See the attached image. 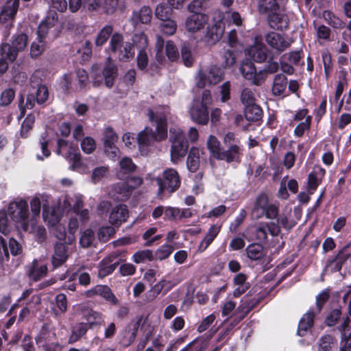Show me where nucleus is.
<instances>
[{
	"instance_id": "a19ab883",
	"label": "nucleus",
	"mask_w": 351,
	"mask_h": 351,
	"mask_svg": "<svg viewBox=\"0 0 351 351\" xmlns=\"http://www.w3.org/2000/svg\"><path fill=\"white\" fill-rule=\"evenodd\" d=\"M324 21L334 29H343L345 27V23L333 12L325 10L323 14Z\"/></svg>"
},
{
	"instance_id": "f3484780",
	"label": "nucleus",
	"mask_w": 351,
	"mask_h": 351,
	"mask_svg": "<svg viewBox=\"0 0 351 351\" xmlns=\"http://www.w3.org/2000/svg\"><path fill=\"white\" fill-rule=\"evenodd\" d=\"M224 24L219 21L213 25L207 28L206 34L204 36V41L208 45H213L219 40L224 32Z\"/></svg>"
},
{
	"instance_id": "9b49d317",
	"label": "nucleus",
	"mask_w": 351,
	"mask_h": 351,
	"mask_svg": "<svg viewBox=\"0 0 351 351\" xmlns=\"http://www.w3.org/2000/svg\"><path fill=\"white\" fill-rule=\"evenodd\" d=\"M208 21V16L202 13L190 14L185 20L184 27L189 33H195L202 29Z\"/></svg>"
},
{
	"instance_id": "a18cd8bd",
	"label": "nucleus",
	"mask_w": 351,
	"mask_h": 351,
	"mask_svg": "<svg viewBox=\"0 0 351 351\" xmlns=\"http://www.w3.org/2000/svg\"><path fill=\"white\" fill-rule=\"evenodd\" d=\"M88 330V326L86 324L79 323L76 324L72 330V334L69 338V342L73 343L81 338Z\"/></svg>"
},
{
	"instance_id": "8fccbe9b",
	"label": "nucleus",
	"mask_w": 351,
	"mask_h": 351,
	"mask_svg": "<svg viewBox=\"0 0 351 351\" xmlns=\"http://www.w3.org/2000/svg\"><path fill=\"white\" fill-rule=\"evenodd\" d=\"M56 339V333L53 331L49 330L45 327H43L40 332L36 341L37 343L40 344V346L42 347V343H44V342H49Z\"/></svg>"
},
{
	"instance_id": "4be33fe9",
	"label": "nucleus",
	"mask_w": 351,
	"mask_h": 351,
	"mask_svg": "<svg viewBox=\"0 0 351 351\" xmlns=\"http://www.w3.org/2000/svg\"><path fill=\"white\" fill-rule=\"evenodd\" d=\"M221 228V226L218 224H213L208 228L198 246V251L199 252H204L208 247L219 234Z\"/></svg>"
},
{
	"instance_id": "f8f14e48",
	"label": "nucleus",
	"mask_w": 351,
	"mask_h": 351,
	"mask_svg": "<svg viewBox=\"0 0 351 351\" xmlns=\"http://www.w3.org/2000/svg\"><path fill=\"white\" fill-rule=\"evenodd\" d=\"M82 203V195L80 194L65 195L58 199L57 206L61 213L69 212L76 209L77 206Z\"/></svg>"
},
{
	"instance_id": "13d9d810",
	"label": "nucleus",
	"mask_w": 351,
	"mask_h": 351,
	"mask_svg": "<svg viewBox=\"0 0 351 351\" xmlns=\"http://www.w3.org/2000/svg\"><path fill=\"white\" fill-rule=\"evenodd\" d=\"M165 54L171 62L176 60L179 57L178 50L175 44L171 40L166 43Z\"/></svg>"
},
{
	"instance_id": "ea45409f",
	"label": "nucleus",
	"mask_w": 351,
	"mask_h": 351,
	"mask_svg": "<svg viewBox=\"0 0 351 351\" xmlns=\"http://www.w3.org/2000/svg\"><path fill=\"white\" fill-rule=\"evenodd\" d=\"M206 147L210 156L216 159L220 158L221 152V143L216 136L210 135L206 142Z\"/></svg>"
},
{
	"instance_id": "2f4dec72",
	"label": "nucleus",
	"mask_w": 351,
	"mask_h": 351,
	"mask_svg": "<svg viewBox=\"0 0 351 351\" xmlns=\"http://www.w3.org/2000/svg\"><path fill=\"white\" fill-rule=\"evenodd\" d=\"M268 197L265 194H261L257 197L254 207L252 210V215L256 218H260L264 215L265 209L270 204Z\"/></svg>"
},
{
	"instance_id": "58836bf2",
	"label": "nucleus",
	"mask_w": 351,
	"mask_h": 351,
	"mask_svg": "<svg viewBox=\"0 0 351 351\" xmlns=\"http://www.w3.org/2000/svg\"><path fill=\"white\" fill-rule=\"evenodd\" d=\"M152 11L149 7L144 6L138 12L133 13L132 20L136 23L147 24L151 21Z\"/></svg>"
},
{
	"instance_id": "5fc2aeb1",
	"label": "nucleus",
	"mask_w": 351,
	"mask_h": 351,
	"mask_svg": "<svg viewBox=\"0 0 351 351\" xmlns=\"http://www.w3.org/2000/svg\"><path fill=\"white\" fill-rule=\"evenodd\" d=\"M181 56L184 64L186 66H190L193 62V55L191 48L188 44H184L181 49Z\"/></svg>"
},
{
	"instance_id": "1a4fd4ad",
	"label": "nucleus",
	"mask_w": 351,
	"mask_h": 351,
	"mask_svg": "<svg viewBox=\"0 0 351 351\" xmlns=\"http://www.w3.org/2000/svg\"><path fill=\"white\" fill-rule=\"evenodd\" d=\"M157 184L159 186V191L165 190L170 193L176 191L180 185V179L178 172L173 169H167L163 172V178H156Z\"/></svg>"
},
{
	"instance_id": "338daca9",
	"label": "nucleus",
	"mask_w": 351,
	"mask_h": 351,
	"mask_svg": "<svg viewBox=\"0 0 351 351\" xmlns=\"http://www.w3.org/2000/svg\"><path fill=\"white\" fill-rule=\"evenodd\" d=\"M333 343L334 338L332 336L324 335L320 340L318 351H330Z\"/></svg>"
},
{
	"instance_id": "79ce46f5",
	"label": "nucleus",
	"mask_w": 351,
	"mask_h": 351,
	"mask_svg": "<svg viewBox=\"0 0 351 351\" xmlns=\"http://www.w3.org/2000/svg\"><path fill=\"white\" fill-rule=\"evenodd\" d=\"M278 10V5L276 0H260L258 3V10L261 14L269 16Z\"/></svg>"
},
{
	"instance_id": "de8ad7c7",
	"label": "nucleus",
	"mask_w": 351,
	"mask_h": 351,
	"mask_svg": "<svg viewBox=\"0 0 351 351\" xmlns=\"http://www.w3.org/2000/svg\"><path fill=\"white\" fill-rule=\"evenodd\" d=\"M172 9L170 5L167 6L165 3H160L156 8L155 15L160 21L171 19Z\"/></svg>"
},
{
	"instance_id": "39448f33",
	"label": "nucleus",
	"mask_w": 351,
	"mask_h": 351,
	"mask_svg": "<svg viewBox=\"0 0 351 351\" xmlns=\"http://www.w3.org/2000/svg\"><path fill=\"white\" fill-rule=\"evenodd\" d=\"M278 223L286 230H290L295 225L293 220H289L285 215H281L278 219V223H261L255 230L256 239L260 241H265L267 239V232L273 237L278 236L280 232V227Z\"/></svg>"
},
{
	"instance_id": "4c0bfd02",
	"label": "nucleus",
	"mask_w": 351,
	"mask_h": 351,
	"mask_svg": "<svg viewBox=\"0 0 351 351\" xmlns=\"http://www.w3.org/2000/svg\"><path fill=\"white\" fill-rule=\"evenodd\" d=\"M84 317L88 322L90 327L99 326L104 322V316L99 312L87 309L84 312Z\"/></svg>"
},
{
	"instance_id": "bb28decb",
	"label": "nucleus",
	"mask_w": 351,
	"mask_h": 351,
	"mask_svg": "<svg viewBox=\"0 0 351 351\" xmlns=\"http://www.w3.org/2000/svg\"><path fill=\"white\" fill-rule=\"evenodd\" d=\"M19 301L25 304L26 307H29L32 310H36L40 304V297L39 295L34 293L32 289H27L23 292Z\"/></svg>"
},
{
	"instance_id": "6e6d98bb",
	"label": "nucleus",
	"mask_w": 351,
	"mask_h": 351,
	"mask_svg": "<svg viewBox=\"0 0 351 351\" xmlns=\"http://www.w3.org/2000/svg\"><path fill=\"white\" fill-rule=\"evenodd\" d=\"M15 97V92L12 88H6L0 94V106L10 105Z\"/></svg>"
},
{
	"instance_id": "774afa93",
	"label": "nucleus",
	"mask_w": 351,
	"mask_h": 351,
	"mask_svg": "<svg viewBox=\"0 0 351 351\" xmlns=\"http://www.w3.org/2000/svg\"><path fill=\"white\" fill-rule=\"evenodd\" d=\"M119 165L121 169L124 173L133 172L136 167L135 164L132 162V159L128 157L123 158L119 162Z\"/></svg>"
},
{
	"instance_id": "72a5a7b5",
	"label": "nucleus",
	"mask_w": 351,
	"mask_h": 351,
	"mask_svg": "<svg viewBox=\"0 0 351 351\" xmlns=\"http://www.w3.org/2000/svg\"><path fill=\"white\" fill-rule=\"evenodd\" d=\"M287 86V77L282 74H276L274 77L272 93L276 96H281L285 94Z\"/></svg>"
},
{
	"instance_id": "b1692460",
	"label": "nucleus",
	"mask_w": 351,
	"mask_h": 351,
	"mask_svg": "<svg viewBox=\"0 0 351 351\" xmlns=\"http://www.w3.org/2000/svg\"><path fill=\"white\" fill-rule=\"evenodd\" d=\"M62 213L59 208L55 205L54 206L49 207L43 206V217L44 221L50 226H55L60 221Z\"/></svg>"
},
{
	"instance_id": "e433bc0d",
	"label": "nucleus",
	"mask_w": 351,
	"mask_h": 351,
	"mask_svg": "<svg viewBox=\"0 0 351 351\" xmlns=\"http://www.w3.org/2000/svg\"><path fill=\"white\" fill-rule=\"evenodd\" d=\"M315 313L309 311L301 318L298 329V334L300 337L306 335V332L313 324Z\"/></svg>"
},
{
	"instance_id": "0e129e2a",
	"label": "nucleus",
	"mask_w": 351,
	"mask_h": 351,
	"mask_svg": "<svg viewBox=\"0 0 351 351\" xmlns=\"http://www.w3.org/2000/svg\"><path fill=\"white\" fill-rule=\"evenodd\" d=\"M115 233V229L111 226H104L99 229L98 238L104 242L107 241Z\"/></svg>"
},
{
	"instance_id": "2eb2a0df",
	"label": "nucleus",
	"mask_w": 351,
	"mask_h": 351,
	"mask_svg": "<svg viewBox=\"0 0 351 351\" xmlns=\"http://www.w3.org/2000/svg\"><path fill=\"white\" fill-rule=\"evenodd\" d=\"M121 258H118V253L114 252L109 256L104 258L99 263L98 276L104 278L112 273L117 265H119Z\"/></svg>"
},
{
	"instance_id": "49530a36",
	"label": "nucleus",
	"mask_w": 351,
	"mask_h": 351,
	"mask_svg": "<svg viewBox=\"0 0 351 351\" xmlns=\"http://www.w3.org/2000/svg\"><path fill=\"white\" fill-rule=\"evenodd\" d=\"M247 256L252 260L261 259L264 256L263 247L260 244H252L246 248Z\"/></svg>"
},
{
	"instance_id": "7ed1b4c3",
	"label": "nucleus",
	"mask_w": 351,
	"mask_h": 351,
	"mask_svg": "<svg viewBox=\"0 0 351 351\" xmlns=\"http://www.w3.org/2000/svg\"><path fill=\"white\" fill-rule=\"evenodd\" d=\"M27 43V37L24 34L18 35L12 41V45L2 44L0 47V74L4 73L8 64L16 58L19 51L23 50Z\"/></svg>"
},
{
	"instance_id": "864d4df0",
	"label": "nucleus",
	"mask_w": 351,
	"mask_h": 351,
	"mask_svg": "<svg viewBox=\"0 0 351 351\" xmlns=\"http://www.w3.org/2000/svg\"><path fill=\"white\" fill-rule=\"evenodd\" d=\"M94 240V232L91 229H86L82 233L80 244L82 247H88L93 244Z\"/></svg>"
},
{
	"instance_id": "6ab92c4d",
	"label": "nucleus",
	"mask_w": 351,
	"mask_h": 351,
	"mask_svg": "<svg viewBox=\"0 0 351 351\" xmlns=\"http://www.w3.org/2000/svg\"><path fill=\"white\" fill-rule=\"evenodd\" d=\"M70 255L68 247L63 243H56L54 247V253L52 256V264L58 267L66 262Z\"/></svg>"
},
{
	"instance_id": "c9c22d12",
	"label": "nucleus",
	"mask_w": 351,
	"mask_h": 351,
	"mask_svg": "<svg viewBox=\"0 0 351 351\" xmlns=\"http://www.w3.org/2000/svg\"><path fill=\"white\" fill-rule=\"evenodd\" d=\"M315 313L309 311L301 318L298 329V334L300 337L306 335V332L313 324Z\"/></svg>"
},
{
	"instance_id": "a878e982",
	"label": "nucleus",
	"mask_w": 351,
	"mask_h": 351,
	"mask_svg": "<svg viewBox=\"0 0 351 351\" xmlns=\"http://www.w3.org/2000/svg\"><path fill=\"white\" fill-rule=\"evenodd\" d=\"M326 171L321 167L314 168L308 177V187L310 194H313L320 184L324 177Z\"/></svg>"
},
{
	"instance_id": "e2e57ef3",
	"label": "nucleus",
	"mask_w": 351,
	"mask_h": 351,
	"mask_svg": "<svg viewBox=\"0 0 351 351\" xmlns=\"http://www.w3.org/2000/svg\"><path fill=\"white\" fill-rule=\"evenodd\" d=\"M241 100L245 106L254 104H255V95L251 89L245 88L241 92Z\"/></svg>"
},
{
	"instance_id": "bf43d9fd",
	"label": "nucleus",
	"mask_w": 351,
	"mask_h": 351,
	"mask_svg": "<svg viewBox=\"0 0 351 351\" xmlns=\"http://www.w3.org/2000/svg\"><path fill=\"white\" fill-rule=\"evenodd\" d=\"M133 43L136 48L139 50H145L147 45L148 40L147 36L142 32L136 33L133 36Z\"/></svg>"
},
{
	"instance_id": "052dcab7",
	"label": "nucleus",
	"mask_w": 351,
	"mask_h": 351,
	"mask_svg": "<svg viewBox=\"0 0 351 351\" xmlns=\"http://www.w3.org/2000/svg\"><path fill=\"white\" fill-rule=\"evenodd\" d=\"M173 251L171 245L165 244L160 246L155 253L156 258L160 261L167 258Z\"/></svg>"
},
{
	"instance_id": "5701e85b",
	"label": "nucleus",
	"mask_w": 351,
	"mask_h": 351,
	"mask_svg": "<svg viewBox=\"0 0 351 351\" xmlns=\"http://www.w3.org/2000/svg\"><path fill=\"white\" fill-rule=\"evenodd\" d=\"M19 6V0H8L0 13V23L12 20Z\"/></svg>"
},
{
	"instance_id": "393cba45",
	"label": "nucleus",
	"mask_w": 351,
	"mask_h": 351,
	"mask_svg": "<svg viewBox=\"0 0 351 351\" xmlns=\"http://www.w3.org/2000/svg\"><path fill=\"white\" fill-rule=\"evenodd\" d=\"M28 276L34 281H38L45 276L47 272L46 264L34 260L28 269Z\"/></svg>"
},
{
	"instance_id": "c03bdc74",
	"label": "nucleus",
	"mask_w": 351,
	"mask_h": 351,
	"mask_svg": "<svg viewBox=\"0 0 351 351\" xmlns=\"http://www.w3.org/2000/svg\"><path fill=\"white\" fill-rule=\"evenodd\" d=\"M114 191L118 194L117 199L120 201L128 199L132 191L125 182H121L114 186Z\"/></svg>"
},
{
	"instance_id": "37998d69",
	"label": "nucleus",
	"mask_w": 351,
	"mask_h": 351,
	"mask_svg": "<svg viewBox=\"0 0 351 351\" xmlns=\"http://www.w3.org/2000/svg\"><path fill=\"white\" fill-rule=\"evenodd\" d=\"M262 114V109L255 104L245 106V117L248 121H258L261 119Z\"/></svg>"
},
{
	"instance_id": "0eeeda50",
	"label": "nucleus",
	"mask_w": 351,
	"mask_h": 351,
	"mask_svg": "<svg viewBox=\"0 0 351 351\" xmlns=\"http://www.w3.org/2000/svg\"><path fill=\"white\" fill-rule=\"evenodd\" d=\"M110 48L114 54L121 61H128L134 56V51L128 42H124L122 35L112 34L110 40Z\"/></svg>"
},
{
	"instance_id": "f257e3e1",
	"label": "nucleus",
	"mask_w": 351,
	"mask_h": 351,
	"mask_svg": "<svg viewBox=\"0 0 351 351\" xmlns=\"http://www.w3.org/2000/svg\"><path fill=\"white\" fill-rule=\"evenodd\" d=\"M169 114L168 107H159L156 110H149L147 115L149 121L156 126V132L149 128H145L139 132L137 142L143 153L154 141H161L167 136V119Z\"/></svg>"
},
{
	"instance_id": "dca6fc26",
	"label": "nucleus",
	"mask_w": 351,
	"mask_h": 351,
	"mask_svg": "<svg viewBox=\"0 0 351 351\" xmlns=\"http://www.w3.org/2000/svg\"><path fill=\"white\" fill-rule=\"evenodd\" d=\"M64 156L71 163L70 169L80 173H86L88 171L89 168L86 162L82 159L81 155L77 152L71 149L64 154Z\"/></svg>"
},
{
	"instance_id": "4d7b16f0",
	"label": "nucleus",
	"mask_w": 351,
	"mask_h": 351,
	"mask_svg": "<svg viewBox=\"0 0 351 351\" xmlns=\"http://www.w3.org/2000/svg\"><path fill=\"white\" fill-rule=\"evenodd\" d=\"M153 258V253L149 250L138 251L133 255V261L136 263H141L147 261H150Z\"/></svg>"
},
{
	"instance_id": "3c124183",
	"label": "nucleus",
	"mask_w": 351,
	"mask_h": 351,
	"mask_svg": "<svg viewBox=\"0 0 351 351\" xmlns=\"http://www.w3.org/2000/svg\"><path fill=\"white\" fill-rule=\"evenodd\" d=\"M108 174V166H100L95 168L92 172L91 180L94 183H97Z\"/></svg>"
},
{
	"instance_id": "ddd939ff",
	"label": "nucleus",
	"mask_w": 351,
	"mask_h": 351,
	"mask_svg": "<svg viewBox=\"0 0 351 351\" xmlns=\"http://www.w3.org/2000/svg\"><path fill=\"white\" fill-rule=\"evenodd\" d=\"M265 41L271 49L279 54L288 49L291 43L276 32H269L265 36Z\"/></svg>"
},
{
	"instance_id": "473e14b6",
	"label": "nucleus",
	"mask_w": 351,
	"mask_h": 351,
	"mask_svg": "<svg viewBox=\"0 0 351 351\" xmlns=\"http://www.w3.org/2000/svg\"><path fill=\"white\" fill-rule=\"evenodd\" d=\"M241 154V149L239 144H232L229 146L228 149L222 152L220 154V158L218 160H223L228 162L237 161Z\"/></svg>"
},
{
	"instance_id": "9d476101",
	"label": "nucleus",
	"mask_w": 351,
	"mask_h": 351,
	"mask_svg": "<svg viewBox=\"0 0 351 351\" xmlns=\"http://www.w3.org/2000/svg\"><path fill=\"white\" fill-rule=\"evenodd\" d=\"M191 119L196 123L206 125L208 121V107L200 103V100L194 99L189 109Z\"/></svg>"
},
{
	"instance_id": "6e6552de",
	"label": "nucleus",
	"mask_w": 351,
	"mask_h": 351,
	"mask_svg": "<svg viewBox=\"0 0 351 351\" xmlns=\"http://www.w3.org/2000/svg\"><path fill=\"white\" fill-rule=\"evenodd\" d=\"M224 77V71L221 67L212 65L208 71H199L195 77V84L199 88L206 85H215L220 82Z\"/></svg>"
},
{
	"instance_id": "4468645a",
	"label": "nucleus",
	"mask_w": 351,
	"mask_h": 351,
	"mask_svg": "<svg viewBox=\"0 0 351 351\" xmlns=\"http://www.w3.org/2000/svg\"><path fill=\"white\" fill-rule=\"evenodd\" d=\"M240 71L246 80H250L255 85H261L265 79L264 71L256 72L255 66L252 62L243 63Z\"/></svg>"
},
{
	"instance_id": "f704fd0d",
	"label": "nucleus",
	"mask_w": 351,
	"mask_h": 351,
	"mask_svg": "<svg viewBox=\"0 0 351 351\" xmlns=\"http://www.w3.org/2000/svg\"><path fill=\"white\" fill-rule=\"evenodd\" d=\"M181 282L179 278L167 279L163 278L156 283L153 287L152 290L158 295L162 290H165V293L171 290L173 287L176 286Z\"/></svg>"
},
{
	"instance_id": "c85d7f7f",
	"label": "nucleus",
	"mask_w": 351,
	"mask_h": 351,
	"mask_svg": "<svg viewBox=\"0 0 351 351\" xmlns=\"http://www.w3.org/2000/svg\"><path fill=\"white\" fill-rule=\"evenodd\" d=\"M203 154V150L196 147H193L191 148L186 161L188 169L191 172H195L198 169L199 167L200 158Z\"/></svg>"
},
{
	"instance_id": "09e8293b",
	"label": "nucleus",
	"mask_w": 351,
	"mask_h": 351,
	"mask_svg": "<svg viewBox=\"0 0 351 351\" xmlns=\"http://www.w3.org/2000/svg\"><path fill=\"white\" fill-rule=\"evenodd\" d=\"M160 25L161 32L167 36L173 35L177 29V24L175 21L169 19L161 21Z\"/></svg>"
},
{
	"instance_id": "423d86ee",
	"label": "nucleus",
	"mask_w": 351,
	"mask_h": 351,
	"mask_svg": "<svg viewBox=\"0 0 351 351\" xmlns=\"http://www.w3.org/2000/svg\"><path fill=\"white\" fill-rule=\"evenodd\" d=\"M171 160L177 162L183 158L188 150V141L186 140L183 131L180 128H170Z\"/></svg>"
},
{
	"instance_id": "aec40b11",
	"label": "nucleus",
	"mask_w": 351,
	"mask_h": 351,
	"mask_svg": "<svg viewBox=\"0 0 351 351\" xmlns=\"http://www.w3.org/2000/svg\"><path fill=\"white\" fill-rule=\"evenodd\" d=\"M341 351H351V319L346 317L341 325Z\"/></svg>"
},
{
	"instance_id": "7c9ffc66",
	"label": "nucleus",
	"mask_w": 351,
	"mask_h": 351,
	"mask_svg": "<svg viewBox=\"0 0 351 351\" xmlns=\"http://www.w3.org/2000/svg\"><path fill=\"white\" fill-rule=\"evenodd\" d=\"M117 75V69L112 62L111 60L108 58V62L103 70V77L104 79L105 84L108 88L112 87Z\"/></svg>"
},
{
	"instance_id": "c756f323",
	"label": "nucleus",
	"mask_w": 351,
	"mask_h": 351,
	"mask_svg": "<svg viewBox=\"0 0 351 351\" xmlns=\"http://www.w3.org/2000/svg\"><path fill=\"white\" fill-rule=\"evenodd\" d=\"M268 22L271 28L281 30L287 29L289 24L287 16L277 11L268 16Z\"/></svg>"
},
{
	"instance_id": "a211bd4d",
	"label": "nucleus",
	"mask_w": 351,
	"mask_h": 351,
	"mask_svg": "<svg viewBox=\"0 0 351 351\" xmlns=\"http://www.w3.org/2000/svg\"><path fill=\"white\" fill-rule=\"evenodd\" d=\"M87 297H93L98 295L105 298L107 301L116 304L118 303V300L115 295L112 293L110 289L105 285H97L93 289L86 292Z\"/></svg>"
},
{
	"instance_id": "603ef678",
	"label": "nucleus",
	"mask_w": 351,
	"mask_h": 351,
	"mask_svg": "<svg viewBox=\"0 0 351 351\" xmlns=\"http://www.w3.org/2000/svg\"><path fill=\"white\" fill-rule=\"evenodd\" d=\"M112 33V27L110 25L105 26L97 36L95 44L97 46H102L109 38Z\"/></svg>"
},
{
	"instance_id": "69168bd1",
	"label": "nucleus",
	"mask_w": 351,
	"mask_h": 351,
	"mask_svg": "<svg viewBox=\"0 0 351 351\" xmlns=\"http://www.w3.org/2000/svg\"><path fill=\"white\" fill-rule=\"evenodd\" d=\"M81 148L86 154L92 153L96 148L95 140L91 137H85L81 142Z\"/></svg>"
},
{
	"instance_id": "cd10ccee",
	"label": "nucleus",
	"mask_w": 351,
	"mask_h": 351,
	"mask_svg": "<svg viewBox=\"0 0 351 351\" xmlns=\"http://www.w3.org/2000/svg\"><path fill=\"white\" fill-rule=\"evenodd\" d=\"M247 54L257 62H264L267 58L266 49L263 44L256 39L254 45L247 49Z\"/></svg>"
},
{
	"instance_id": "20e7f679",
	"label": "nucleus",
	"mask_w": 351,
	"mask_h": 351,
	"mask_svg": "<svg viewBox=\"0 0 351 351\" xmlns=\"http://www.w3.org/2000/svg\"><path fill=\"white\" fill-rule=\"evenodd\" d=\"M57 23L58 14L56 12L49 13L45 19L40 23L37 30V38L31 45L30 54L32 57H38L43 53L45 48V39Z\"/></svg>"
},
{
	"instance_id": "412c9836",
	"label": "nucleus",
	"mask_w": 351,
	"mask_h": 351,
	"mask_svg": "<svg viewBox=\"0 0 351 351\" xmlns=\"http://www.w3.org/2000/svg\"><path fill=\"white\" fill-rule=\"evenodd\" d=\"M128 217V210L125 205H119L113 208L109 217V222L114 226H119L125 222Z\"/></svg>"
},
{
	"instance_id": "f03ea898",
	"label": "nucleus",
	"mask_w": 351,
	"mask_h": 351,
	"mask_svg": "<svg viewBox=\"0 0 351 351\" xmlns=\"http://www.w3.org/2000/svg\"><path fill=\"white\" fill-rule=\"evenodd\" d=\"M7 213L18 229L32 230L34 219L29 217V206L26 201L20 199L10 202Z\"/></svg>"
},
{
	"instance_id": "680f3d73",
	"label": "nucleus",
	"mask_w": 351,
	"mask_h": 351,
	"mask_svg": "<svg viewBox=\"0 0 351 351\" xmlns=\"http://www.w3.org/2000/svg\"><path fill=\"white\" fill-rule=\"evenodd\" d=\"M35 119L34 115L29 114L21 125V135L23 138L28 136L29 131L32 128Z\"/></svg>"
}]
</instances>
